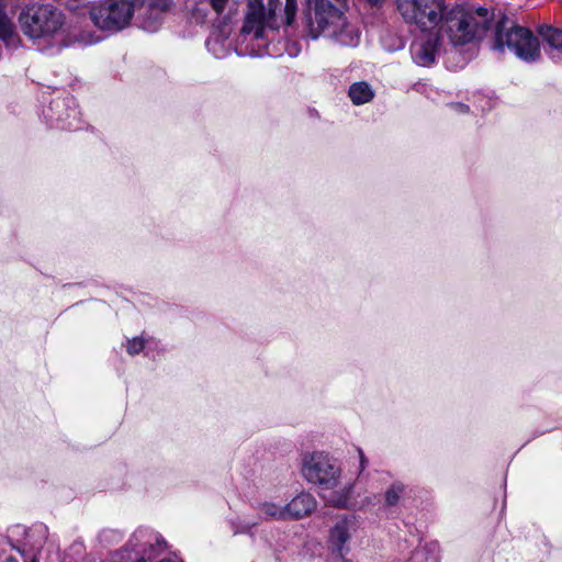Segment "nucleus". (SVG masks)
Masks as SVG:
<instances>
[{
  "label": "nucleus",
  "instance_id": "20",
  "mask_svg": "<svg viewBox=\"0 0 562 562\" xmlns=\"http://www.w3.org/2000/svg\"><path fill=\"white\" fill-rule=\"evenodd\" d=\"M144 349V340L142 338H134L127 342V352L130 355H137Z\"/></svg>",
  "mask_w": 562,
  "mask_h": 562
},
{
  "label": "nucleus",
  "instance_id": "10",
  "mask_svg": "<svg viewBox=\"0 0 562 562\" xmlns=\"http://www.w3.org/2000/svg\"><path fill=\"white\" fill-rule=\"evenodd\" d=\"M229 34L231 27L224 24L222 27L213 30L206 40L207 50L216 58H224L229 55L232 50Z\"/></svg>",
  "mask_w": 562,
  "mask_h": 562
},
{
  "label": "nucleus",
  "instance_id": "13",
  "mask_svg": "<svg viewBox=\"0 0 562 562\" xmlns=\"http://www.w3.org/2000/svg\"><path fill=\"white\" fill-rule=\"evenodd\" d=\"M539 33L547 43L544 50L553 60L562 59V30L543 25L539 29Z\"/></svg>",
  "mask_w": 562,
  "mask_h": 562
},
{
  "label": "nucleus",
  "instance_id": "3",
  "mask_svg": "<svg viewBox=\"0 0 562 562\" xmlns=\"http://www.w3.org/2000/svg\"><path fill=\"white\" fill-rule=\"evenodd\" d=\"M167 8V0H103L90 10V18L101 31L116 33L130 25L134 13L140 26L155 32Z\"/></svg>",
  "mask_w": 562,
  "mask_h": 562
},
{
  "label": "nucleus",
  "instance_id": "15",
  "mask_svg": "<svg viewBox=\"0 0 562 562\" xmlns=\"http://www.w3.org/2000/svg\"><path fill=\"white\" fill-rule=\"evenodd\" d=\"M348 95L353 104L361 105L374 98V90L366 81L353 82L348 90Z\"/></svg>",
  "mask_w": 562,
  "mask_h": 562
},
{
  "label": "nucleus",
  "instance_id": "24",
  "mask_svg": "<svg viewBox=\"0 0 562 562\" xmlns=\"http://www.w3.org/2000/svg\"><path fill=\"white\" fill-rule=\"evenodd\" d=\"M358 453H359V459H360V467H361V470H363L366 468V464H367V459L364 457V453L361 449H358Z\"/></svg>",
  "mask_w": 562,
  "mask_h": 562
},
{
  "label": "nucleus",
  "instance_id": "9",
  "mask_svg": "<svg viewBox=\"0 0 562 562\" xmlns=\"http://www.w3.org/2000/svg\"><path fill=\"white\" fill-rule=\"evenodd\" d=\"M438 48V34H423L412 44L411 53L417 65L427 67L435 63Z\"/></svg>",
  "mask_w": 562,
  "mask_h": 562
},
{
  "label": "nucleus",
  "instance_id": "18",
  "mask_svg": "<svg viewBox=\"0 0 562 562\" xmlns=\"http://www.w3.org/2000/svg\"><path fill=\"white\" fill-rule=\"evenodd\" d=\"M203 2L207 3L217 15L224 14L231 7V0H202L201 3Z\"/></svg>",
  "mask_w": 562,
  "mask_h": 562
},
{
  "label": "nucleus",
  "instance_id": "11",
  "mask_svg": "<svg viewBox=\"0 0 562 562\" xmlns=\"http://www.w3.org/2000/svg\"><path fill=\"white\" fill-rule=\"evenodd\" d=\"M327 38L341 46L356 47L360 43V31L345 15L337 29L330 32Z\"/></svg>",
  "mask_w": 562,
  "mask_h": 562
},
{
  "label": "nucleus",
  "instance_id": "14",
  "mask_svg": "<svg viewBox=\"0 0 562 562\" xmlns=\"http://www.w3.org/2000/svg\"><path fill=\"white\" fill-rule=\"evenodd\" d=\"M0 40L8 47H16L20 43V36L16 32L12 19L0 8Z\"/></svg>",
  "mask_w": 562,
  "mask_h": 562
},
{
  "label": "nucleus",
  "instance_id": "25",
  "mask_svg": "<svg viewBox=\"0 0 562 562\" xmlns=\"http://www.w3.org/2000/svg\"><path fill=\"white\" fill-rule=\"evenodd\" d=\"M366 2L370 4L372 8H379L384 3V0H366Z\"/></svg>",
  "mask_w": 562,
  "mask_h": 562
},
{
  "label": "nucleus",
  "instance_id": "8",
  "mask_svg": "<svg viewBox=\"0 0 562 562\" xmlns=\"http://www.w3.org/2000/svg\"><path fill=\"white\" fill-rule=\"evenodd\" d=\"M357 530L353 516L338 517L328 531V546L333 551L344 554L348 551L347 543Z\"/></svg>",
  "mask_w": 562,
  "mask_h": 562
},
{
  "label": "nucleus",
  "instance_id": "16",
  "mask_svg": "<svg viewBox=\"0 0 562 562\" xmlns=\"http://www.w3.org/2000/svg\"><path fill=\"white\" fill-rule=\"evenodd\" d=\"M259 512L266 519L288 520L286 506L273 502L260 504Z\"/></svg>",
  "mask_w": 562,
  "mask_h": 562
},
{
  "label": "nucleus",
  "instance_id": "2",
  "mask_svg": "<svg viewBox=\"0 0 562 562\" xmlns=\"http://www.w3.org/2000/svg\"><path fill=\"white\" fill-rule=\"evenodd\" d=\"M18 21L22 33L37 45L61 48L74 42L90 45L100 41V36L92 32L77 33L67 24L63 11L52 3H26L21 9Z\"/></svg>",
  "mask_w": 562,
  "mask_h": 562
},
{
  "label": "nucleus",
  "instance_id": "4",
  "mask_svg": "<svg viewBox=\"0 0 562 562\" xmlns=\"http://www.w3.org/2000/svg\"><path fill=\"white\" fill-rule=\"evenodd\" d=\"M297 10L296 0H269L265 9L262 0H250L241 27V36L261 41L268 38V32L276 31L281 24L291 25Z\"/></svg>",
  "mask_w": 562,
  "mask_h": 562
},
{
  "label": "nucleus",
  "instance_id": "22",
  "mask_svg": "<svg viewBox=\"0 0 562 562\" xmlns=\"http://www.w3.org/2000/svg\"><path fill=\"white\" fill-rule=\"evenodd\" d=\"M67 106V102L66 100H56L52 103V109H57V110H60V109H64Z\"/></svg>",
  "mask_w": 562,
  "mask_h": 562
},
{
  "label": "nucleus",
  "instance_id": "7",
  "mask_svg": "<svg viewBox=\"0 0 562 562\" xmlns=\"http://www.w3.org/2000/svg\"><path fill=\"white\" fill-rule=\"evenodd\" d=\"M345 10L334 5L329 0H312L306 13L307 34L316 40L327 37L345 18Z\"/></svg>",
  "mask_w": 562,
  "mask_h": 562
},
{
  "label": "nucleus",
  "instance_id": "21",
  "mask_svg": "<svg viewBox=\"0 0 562 562\" xmlns=\"http://www.w3.org/2000/svg\"><path fill=\"white\" fill-rule=\"evenodd\" d=\"M256 525H257V522H255V521H244L240 526H237L235 528L234 533L248 532Z\"/></svg>",
  "mask_w": 562,
  "mask_h": 562
},
{
  "label": "nucleus",
  "instance_id": "28",
  "mask_svg": "<svg viewBox=\"0 0 562 562\" xmlns=\"http://www.w3.org/2000/svg\"><path fill=\"white\" fill-rule=\"evenodd\" d=\"M4 562H18L14 558H8Z\"/></svg>",
  "mask_w": 562,
  "mask_h": 562
},
{
  "label": "nucleus",
  "instance_id": "26",
  "mask_svg": "<svg viewBox=\"0 0 562 562\" xmlns=\"http://www.w3.org/2000/svg\"><path fill=\"white\" fill-rule=\"evenodd\" d=\"M336 1H337L340 5H342L345 10L348 8V5H347V1H348V0H336Z\"/></svg>",
  "mask_w": 562,
  "mask_h": 562
},
{
  "label": "nucleus",
  "instance_id": "6",
  "mask_svg": "<svg viewBox=\"0 0 562 562\" xmlns=\"http://www.w3.org/2000/svg\"><path fill=\"white\" fill-rule=\"evenodd\" d=\"M301 472L307 482L327 490L335 488L341 475L337 461L324 451L304 453L301 460Z\"/></svg>",
  "mask_w": 562,
  "mask_h": 562
},
{
  "label": "nucleus",
  "instance_id": "17",
  "mask_svg": "<svg viewBox=\"0 0 562 562\" xmlns=\"http://www.w3.org/2000/svg\"><path fill=\"white\" fill-rule=\"evenodd\" d=\"M79 111L76 108L67 109L65 114L58 113L56 120L61 123V128H77L74 121L78 119Z\"/></svg>",
  "mask_w": 562,
  "mask_h": 562
},
{
  "label": "nucleus",
  "instance_id": "19",
  "mask_svg": "<svg viewBox=\"0 0 562 562\" xmlns=\"http://www.w3.org/2000/svg\"><path fill=\"white\" fill-rule=\"evenodd\" d=\"M402 492L403 487L400 485H393L391 488H389L385 494V501L387 505H395L398 502Z\"/></svg>",
  "mask_w": 562,
  "mask_h": 562
},
{
  "label": "nucleus",
  "instance_id": "27",
  "mask_svg": "<svg viewBox=\"0 0 562 562\" xmlns=\"http://www.w3.org/2000/svg\"><path fill=\"white\" fill-rule=\"evenodd\" d=\"M337 505L338 506H346V501H339V502H337Z\"/></svg>",
  "mask_w": 562,
  "mask_h": 562
},
{
  "label": "nucleus",
  "instance_id": "5",
  "mask_svg": "<svg viewBox=\"0 0 562 562\" xmlns=\"http://www.w3.org/2000/svg\"><path fill=\"white\" fill-rule=\"evenodd\" d=\"M494 48L501 52L507 48L525 61H536L541 55L538 37L530 30L519 25H499L495 33Z\"/></svg>",
  "mask_w": 562,
  "mask_h": 562
},
{
  "label": "nucleus",
  "instance_id": "1",
  "mask_svg": "<svg viewBox=\"0 0 562 562\" xmlns=\"http://www.w3.org/2000/svg\"><path fill=\"white\" fill-rule=\"evenodd\" d=\"M396 4L407 23L423 31L439 25V34L447 36L453 46L480 40L492 22V14L485 8H450L446 0H396Z\"/></svg>",
  "mask_w": 562,
  "mask_h": 562
},
{
  "label": "nucleus",
  "instance_id": "23",
  "mask_svg": "<svg viewBox=\"0 0 562 562\" xmlns=\"http://www.w3.org/2000/svg\"><path fill=\"white\" fill-rule=\"evenodd\" d=\"M453 108L457 112H460V113H465L469 110V108L462 103H456V104H453Z\"/></svg>",
  "mask_w": 562,
  "mask_h": 562
},
{
  "label": "nucleus",
  "instance_id": "12",
  "mask_svg": "<svg viewBox=\"0 0 562 562\" xmlns=\"http://www.w3.org/2000/svg\"><path fill=\"white\" fill-rule=\"evenodd\" d=\"M316 499L310 493H301L293 497L285 506L288 520L302 519L311 515L316 508Z\"/></svg>",
  "mask_w": 562,
  "mask_h": 562
},
{
  "label": "nucleus",
  "instance_id": "29",
  "mask_svg": "<svg viewBox=\"0 0 562 562\" xmlns=\"http://www.w3.org/2000/svg\"><path fill=\"white\" fill-rule=\"evenodd\" d=\"M159 562H172V561H171V560H168V559H164V560H161V561H159Z\"/></svg>",
  "mask_w": 562,
  "mask_h": 562
}]
</instances>
